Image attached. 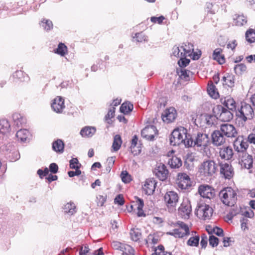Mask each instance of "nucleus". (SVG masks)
<instances>
[{
  "label": "nucleus",
  "mask_w": 255,
  "mask_h": 255,
  "mask_svg": "<svg viewBox=\"0 0 255 255\" xmlns=\"http://www.w3.org/2000/svg\"><path fill=\"white\" fill-rule=\"evenodd\" d=\"M164 247L162 245L158 246L157 248L155 249L154 253L152 255H158V253L162 254L164 253Z\"/></svg>",
  "instance_id": "nucleus-63"
},
{
  "label": "nucleus",
  "mask_w": 255,
  "mask_h": 255,
  "mask_svg": "<svg viewBox=\"0 0 255 255\" xmlns=\"http://www.w3.org/2000/svg\"><path fill=\"white\" fill-rule=\"evenodd\" d=\"M246 38L247 41L250 43H253L255 41V30L250 29L246 33Z\"/></svg>",
  "instance_id": "nucleus-42"
},
{
  "label": "nucleus",
  "mask_w": 255,
  "mask_h": 255,
  "mask_svg": "<svg viewBox=\"0 0 255 255\" xmlns=\"http://www.w3.org/2000/svg\"><path fill=\"white\" fill-rule=\"evenodd\" d=\"M220 130L227 137L233 138L237 137L238 132L235 127L231 124H225L220 126Z\"/></svg>",
  "instance_id": "nucleus-10"
},
{
  "label": "nucleus",
  "mask_w": 255,
  "mask_h": 255,
  "mask_svg": "<svg viewBox=\"0 0 255 255\" xmlns=\"http://www.w3.org/2000/svg\"><path fill=\"white\" fill-rule=\"evenodd\" d=\"M219 154L222 159L229 160L233 156V151L230 146L223 147L220 149Z\"/></svg>",
  "instance_id": "nucleus-22"
},
{
  "label": "nucleus",
  "mask_w": 255,
  "mask_h": 255,
  "mask_svg": "<svg viewBox=\"0 0 255 255\" xmlns=\"http://www.w3.org/2000/svg\"><path fill=\"white\" fill-rule=\"evenodd\" d=\"M181 50V46H174L172 48V55L176 57L179 58V52H180V51H183L182 50Z\"/></svg>",
  "instance_id": "nucleus-54"
},
{
  "label": "nucleus",
  "mask_w": 255,
  "mask_h": 255,
  "mask_svg": "<svg viewBox=\"0 0 255 255\" xmlns=\"http://www.w3.org/2000/svg\"><path fill=\"white\" fill-rule=\"evenodd\" d=\"M222 51L221 48H217L214 51L213 54V59L217 61L220 64H223L225 62L224 56L221 54Z\"/></svg>",
  "instance_id": "nucleus-34"
},
{
  "label": "nucleus",
  "mask_w": 255,
  "mask_h": 255,
  "mask_svg": "<svg viewBox=\"0 0 255 255\" xmlns=\"http://www.w3.org/2000/svg\"><path fill=\"white\" fill-rule=\"evenodd\" d=\"M164 198L168 208H174L176 206L179 200L177 193L174 191L166 192Z\"/></svg>",
  "instance_id": "nucleus-9"
},
{
  "label": "nucleus",
  "mask_w": 255,
  "mask_h": 255,
  "mask_svg": "<svg viewBox=\"0 0 255 255\" xmlns=\"http://www.w3.org/2000/svg\"><path fill=\"white\" fill-rule=\"evenodd\" d=\"M135 205L137 206L138 217H145V214L144 213L142 208L144 206V202L142 199L138 197H135Z\"/></svg>",
  "instance_id": "nucleus-29"
},
{
  "label": "nucleus",
  "mask_w": 255,
  "mask_h": 255,
  "mask_svg": "<svg viewBox=\"0 0 255 255\" xmlns=\"http://www.w3.org/2000/svg\"><path fill=\"white\" fill-rule=\"evenodd\" d=\"M192 208L190 201L187 199H184L180 206L178 208L179 215L184 219H188L191 214Z\"/></svg>",
  "instance_id": "nucleus-8"
},
{
  "label": "nucleus",
  "mask_w": 255,
  "mask_h": 255,
  "mask_svg": "<svg viewBox=\"0 0 255 255\" xmlns=\"http://www.w3.org/2000/svg\"><path fill=\"white\" fill-rule=\"evenodd\" d=\"M236 116L242 122V124H244L247 121L253 119L254 111L251 105L241 103V106L238 107L236 111Z\"/></svg>",
  "instance_id": "nucleus-3"
},
{
  "label": "nucleus",
  "mask_w": 255,
  "mask_h": 255,
  "mask_svg": "<svg viewBox=\"0 0 255 255\" xmlns=\"http://www.w3.org/2000/svg\"><path fill=\"white\" fill-rule=\"evenodd\" d=\"M76 170L75 171H70L68 172V174L69 177H72L75 176H79L81 174V170H79V168L75 169Z\"/></svg>",
  "instance_id": "nucleus-60"
},
{
  "label": "nucleus",
  "mask_w": 255,
  "mask_h": 255,
  "mask_svg": "<svg viewBox=\"0 0 255 255\" xmlns=\"http://www.w3.org/2000/svg\"><path fill=\"white\" fill-rule=\"evenodd\" d=\"M53 110L57 113H62L65 108L64 99L61 96H57L51 103Z\"/></svg>",
  "instance_id": "nucleus-15"
},
{
  "label": "nucleus",
  "mask_w": 255,
  "mask_h": 255,
  "mask_svg": "<svg viewBox=\"0 0 255 255\" xmlns=\"http://www.w3.org/2000/svg\"><path fill=\"white\" fill-rule=\"evenodd\" d=\"M67 52V47L62 43L58 44L57 48L55 50V52L63 56Z\"/></svg>",
  "instance_id": "nucleus-43"
},
{
  "label": "nucleus",
  "mask_w": 255,
  "mask_h": 255,
  "mask_svg": "<svg viewBox=\"0 0 255 255\" xmlns=\"http://www.w3.org/2000/svg\"><path fill=\"white\" fill-rule=\"evenodd\" d=\"M234 146L235 150L238 152V155H240L242 153H247L246 150L249 146V144L247 141L243 140L240 141L238 139L234 142Z\"/></svg>",
  "instance_id": "nucleus-20"
},
{
  "label": "nucleus",
  "mask_w": 255,
  "mask_h": 255,
  "mask_svg": "<svg viewBox=\"0 0 255 255\" xmlns=\"http://www.w3.org/2000/svg\"><path fill=\"white\" fill-rule=\"evenodd\" d=\"M213 112L217 118L222 122H229L233 118V114L231 110L220 105L215 107Z\"/></svg>",
  "instance_id": "nucleus-6"
},
{
  "label": "nucleus",
  "mask_w": 255,
  "mask_h": 255,
  "mask_svg": "<svg viewBox=\"0 0 255 255\" xmlns=\"http://www.w3.org/2000/svg\"><path fill=\"white\" fill-rule=\"evenodd\" d=\"M198 193L204 198L212 199L215 195V190L208 185H201L198 187Z\"/></svg>",
  "instance_id": "nucleus-11"
},
{
  "label": "nucleus",
  "mask_w": 255,
  "mask_h": 255,
  "mask_svg": "<svg viewBox=\"0 0 255 255\" xmlns=\"http://www.w3.org/2000/svg\"><path fill=\"white\" fill-rule=\"evenodd\" d=\"M176 225L179 227L180 229L184 231L185 233H187L190 235L189 228L187 224L182 221H179L176 223Z\"/></svg>",
  "instance_id": "nucleus-49"
},
{
  "label": "nucleus",
  "mask_w": 255,
  "mask_h": 255,
  "mask_svg": "<svg viewBox=\"0 0 255 255\" xmlns=\"http://www.w3.org/2000/svg\"><path fill=\"white\" fill-rule=\"evenodd\" d=\"M196 234L194 232H192V236L189 239L187 242V244L191 247H198L199 245L200 237L198 235H194L193 234Z\"/></svg>",
  "instance_id": "nucleus-32"
},
{
  "label": "nucleus",
  "mask_w": 255,
  "mask_h": 255,
  "mask_svg": "<svg viewBox=\"0 0 255 255\" xmlns=\"http://www.w3.org/2000/svg\"><path fill=\"white\" fill-rule=\"evenodd\" d=\"M133 109V105L128 102L123 103L120 107V111L124 114H128Z\"/></svg>",
  "instance_id": "nucleus-41"
},
{
  "label": "nucleus",
  "mask_w": 255,
  "mask_h": 255,
  "mask_svg": "<svg viewBox=\"0 0 255 255\" xmlns=\"http://www.w3.org/2000/svg\"><path fill=\"white\" fill-rule=\"evenodd\" d=\"M122 143V140L121 136L117 134L114 136L112 147L115 151H117L120 148Z\"/></svg>",
  "instance_id": "nucleus-38"
},
{
  "label": "nucleus",
  "mask_w": 255,
  "mask_h": 255,
  "mask_svg": "<svg viewBox=\"0 0 255 255\" xmlns=\"http://www.w3.org/2000/svg\"><path fill=\"white\" fill-rule=\"evenodd\" d=\"M114 202L116 204L119 205H123L124 204V199L123 196L119 194L115 199Z\"/></svg>",
  "instance_id": "nucleus-58"
},
{
  "label": "nucleus",
  "mask_w": 255,
  "mask_h": 255,
  "mask_svg": "<svg viewBox=\"0 0 255 255\" xmlns=\"http://www.w3.org/2000/svg\"><path fill=\"white\" fill-rule=\"evenodd\" d=\"M211 137L212 143L216 146L223 145L226 141L225 136L220 130H215Z\"/></svg>",
  "instance_id": "nucleus-16"
},
{
  "label": "nucleus",
  "mask_w": 255,
  "mask_h": 255,
  "mask_svg": "<svg viewBox=\"0 0 255 255\" xmlns=\"http://www.w3.org/2000/svg\"><path fill=\"white\" fill-rule=\"evenodd\" d=\"M167 234L173 236L175 238H183L185 236L189 235L185 233L184 231L179 229H175L171 232L167 233Z\"/></svg>",
  "instance_id": "nucleus-36"
},
{
  "label": "nucleus",
  "mask_w": 255,
  "mask_h": 255,
  "mask_svg": "<svg viewBox=\"0 0 255 255\" xmlns=\"http://www.w3.org/2000/svg\"><path fill=\"white\" fill-rule=\"evenodd\" d=\"M121 177L123 182L125 183L129 182L131 180L130 175L126 171L122 172Z\"/></svg>",
  "instance_id": "nucleus-51"
},
{
  "label": "nucleus",
  "mask_w": 255,
  "mask_h": 255,
  "mask_svg": "<svg viewBox=\"0 0 255 255\" xmlns=\"http://www.w3.org/2000/svg\"><path fill=\"white\" fill-rule=\"evenodd\" d=\"M158 240L154 235L149 234L145 240L146 244H156L158 243Z\"/></svg>",
  "instance_id": "nucleus-53"
},
{
  "label": "nucleus",
  "mask_w": 255,
  "mask_h": 255,
  "mask_svg": "<svg viewBox=\"0 0 255 255\" xmlns=\"http://www.w3.org/2000/svg\"><path fill=\"white\" fill-rule=\"evenodd\" d=\"M112 247L115 250H122L123 249V248L122 247V244L117 241L113 242L112 243Z\"/></svg>",
  "instance_id": "nucleus-62"
},
{
  "label": "nucleus",
  "mask_w": 255,
  "mask_h": 255,
  "mask_svg": "<svg viewBox=\"0 0 255 255\" xmlns=\"http://www.w3.org/2000/svg\"><path fill=\"white\" fill-rule=\"evenodd\" d=\"M176 117V111L174 108L166 109L162 115V119L164 122L169 123L174 121Z\"/></svg>",
  "instance_id": "nucleus-19"
},
{
  "label": "nucleus",
  "mask_w": 255,
  "mask_h": 255,
  "mask_svg": "<svg viewBox=\"0 0 255 255\" xmlns=\"http://www.w3.org/2000/svg\"><path fill=\"white\" fill-rule=\"evenodd\" d=\"M242 214L245 217H248L250 218H252L255 216V213H254V211L250 209H247L244 212H243Z\"/></svg>",
  "instance_id": "nucleus-56"
},
{
  "label": "nucleus",
  "mask_w": 255,
  "mask_h": 255,
  "mask_svg": "<svg viewBox=\"0 0 255 255\" xmlns=\"http://www.w3.org/2000/svg\"><path fill=\"white\" fill-rule=\"evenodd\" d=\"M239 163L242 168L250 169L253 167V159L252 156L248 153H241L238 155Z\"/></svg>",
  "instance_id": "nucleus-13"
},
{
  "label": "nucleus",
  "mask_w": 255,
  "mask_h": 255,
  "mask_svg": "<svg viewBox=\"0 0 255 255\" xmlns=\"http://www.w3.org/2000/svg\"><path fill=\"white\" fill-rule=\"evenodd\" d=\"M209 242L210 246L212 247H215L218 246L219 240L216 237L213 235H210L209 238Z\"/></svg>",
  "instance_id": "nucleus-50"
},
{
  "label": "nucleus",
  "mask_w": 255,
  "mask_h": 255,
  "mask_svg": "<svg viewBox=\"0 0 255 255\" xmlns=\"http://www.w3.org/2000/svg\"><path fill=\"white\" fill-rule=\"evenodd\" d=\"M106 197L102 195H98L97 197V204L99 206H102L106 201Z\"/></svg>",
  "instance_id": "nucleus-59"
},
{
  "label": "nucleus",
  "mask_w": 255,
  "mask_h": 255,
  "mask_svg": "<svg viewBox=\"0 0 255 255\" xmlns=\"http://www.w3.org/2000/svg\"><path fill=\"white\" fill-rule=\"evenodd\" d=\"M181 47V50L184 51L186 56L191 57L192 53L193 52V45L191 43H188L187 44H183Z\"/></svg>",
  "instance_id": "nucleus-35"
},
{
  "label": "nucleus",
  "mask_w": 255,
  "mask_h": 255,
  "mask_svg": "<svg viewBox=\"0 0 255 255\" xmlns=\"http://www.w3.org/2000/svg\"><path fill=\"white\" fill-rule=\"evenodd\" d=\"M195 214L200 219L204 220H208L212 215L213 209L208 205L201 204L198 206Z\"/></svg>",
  "instance_id": "nucleus-7"
},
{
  "label": "nucleus",
  "mask_w": 255,
  "mask_h": 255,
  "mask_svg": "<svg viewBox=\"0 0 255 255\" xmlns=\"http://www.w3.org/2000/svg\"><path fill=\"white\" fill-rule=\"evenodd\" d=\"M41 25L46 30H50L53 28V24L51 21L48 19H43L41 21Z\"/></svg>",
  "instance_id": "nucleus-46"
},
{
  "label": "nucleus",
  "mask_w": 255,
  "mask_h": 255,
  "mask_svg": "<svg viewBox=\"0 0 255 255\" xmlns=\"http://www.w3.org/2000/svg\"><path fill=\"white\" fill-rule=\"evenodd\" d=\"M168 163L172 168H178L182 166V161L180 158L174 156L169 159Z\"/></svg>",
  "instance_id": "nucleus-28"
},
{
  "label": "nucleus",
  "mask_w": 255,
  "mask_h": 255,
  "mask_svg": "<svg viewBox=\"0 0 255 255\" xmlns=\"http://www.w3.org/2000/svg\"><path fill=\"white\" fill-rule=\"evenodd\" d=\"M156 182L153 178H148L145 181L142 187L144 193L148 195H152L156 188Z\"/></svg>",
  "instance_id": "nucleus-17"
},
{
  "label": "nucleus",
  "mask_w": 255,
  "mask_h": 255,
  "mask_svg": "<svg viewBox=\"0 0 255 255\" xmlns=\"http://www.w3.org/2000/svg\"><path fill=\"white\" fill-rule=\"evenodd\" d=\"M246 66L243 64L236 65L234 67V71L237 74L240 75L246 70Z\"/></svg>",
  "instance_id": "nucleus-48"
},
{
  "label": "nucleus",
  "mask_w": 255,
  "mask_h": 255,
  "mask_svg": "<svg viewBox=\"0 0 255 255\" xmlns=\"http://www.w3.org/2000/svg\"><path fill=\"white\" fill-rule=\"evenodd\" d=\"M207 91L209 95L213 98L216 99L219 97V93L217 91L216 87L212 83L208 85Z\"/></svg>",
  "instance_id": "nucleus-40"
},
{
  "label": "nucleus",
  "mask_w": 255,
  "mask_h": 255,
  "mask_svg": "<svg viewBox=\"0 0 255 255\" xmlns=\"http://www.w3.org/2000/svg\"><path fill=\"white\" fill-rule=\"evenodd\" d=\"M64 212L70 215H72L76 212V207L73 202L67 203L63 208Z\"/></svg>",
  "instance_id": "nucleus-33"
},
{
  "label": "nucleus",
  "mask_w": 255,
  "mask_h": 255,
  "mask_svg": "<svg viewBox=\"0 0 255 255\" xmlns=\"http://www.w3.org/2000/svg\"><path fill=\"white\" fill-rule=\"evenodd\" d=\"M64 143L61 139H57L52 143V149L56 152L62 153L64 150Z\"/></svg>",
  "instance_id": "nucleus-31"
},
{
  "label": "nucleus",
  "mask_w": 255,
  "mask_h": 255,
  "mask_svg": "<svg viewBox=\"0 0 255 255\" xmlns=\"http://www.w3.org/2000/svg\"><path fill=\"white\" fill-rule=\"evenodd\" d=\"M10 129V125L9 122L5 119L0 120V133L6 134Z\"/></svg>",
  "instance_id": "nucleus-27"
},
{
  "label": "nucleus",
  "mask_w": 255,
  "mask_h": 255,
  "mask_svg": "<svg viewBox=\"0 0 255 255\" xmlns=\"http://www.w3.org/2000/svg\"><path fill=\"white\" fill-rule=\"evenodd\" d=\"M177 183L182 189H187L191 186V181L189 176L184 173L178 174Z\"/></svg>",
  "instance_id": "nucleus-12"
},
{
  "label": "nucleus",
  "mask_w": 255,
  "mask_h": 255,
  "mask_svg": "<svg viewBox=\"0 0 255 255\" xmlns=\"http://www.w3.org/2000/svg\"><path fill=\"white\" fill-rule=\"evenodd\" d=\"M190 137V134L187 133V130L184 127L176 128L172 131L170 138V144L173 146L184 143L186 146L185 141Z\"/></svg>",
  "instance_id": "nucleus-2"
},
{
  "label": "nucleus",
  "mask_w": 255,
  "mask_h": 255,
  "mask_svg": "<svg viewBox=\"0 0 255 255\" xmlns=\"http://www.w3.org/2000/svg\"><path fill=\"white\" fill-rule=\"evenodd\" d=\"M153 172L159 180L164 181L167 178L168 171L166 169V166L162 164L159 165L156 168H155Z\"/></svg>",
  "instance_id": "nucleus-21"
},
{
  "label": "nucleus",
  "mask_w": 255,
  "mask_h": 255,
  "mask_svg": "<svg viewBox=\"0 0 255 255\" xmlns=\"http://www.w3.org/2000/svg\"><path fill=\"white\" fill-rule=\"evenodd\" d=\"M218 165L211 159L205 160L200 165L199 171L205 177H211L216 171Z\"/></svg>",
  "instance_id": "nucleus-5"
},
{
  "label": "nucleus",
  "mask_w": 255,
  "mask_h": 255,
  "mask_svg": "<svg viewBox=\"0 0 255 255\" xmlns=\"http://www.w3.org/2000/svg\"><path fill=\"white\" fill-rule=\"evenodd\" d=\"M133 38L138 42L147 41V37L142 32L136 33Z\"/></svg>",
  "instance_id": "nucleus-44"
},
{
  "label": "nucleus",
  "mask_w": 255,
  "mask_h": 255,
  "mask_svg": "<svg viewBox=\"0 0 255 255\" xmlns=\"http://www.w3.org/2000/svg\"><path fill=\"white\" fill-rule=\"evenodd\" d=\"M81 164L79 163L78 159L76 158H72L70 161V167L71 169L80 168Z\"/></svg>",
  "instance_id": "nucleus-52"
},
{
  "label": "nucleus",
  "mask_w": 255,
  "mask_h": 255,
  "mask_svg": "<svg viewBox=\"0 0 255 255\" xmlns=\"http://www.w3.org/2000/svg\"><path fill=\"white\" fill-rule=\"evenodd\" d=\"M16 136L21 141L25 142L29 139L30 134L26 129H21L17 131Z\"/></svg>",
  "instance_id": "nucleus-26"
},
{
  "label": "nucleus",
  "mask_w": 255,
  "mask_h": 255,
  "mask_svg": "<svg viewBox=\"0 0 255 255\" xmlns=\"http://www.w3.org/2000/svg\"><path fill=\"white\" fill-rule=\"evenodd\" d=\"M222 81L224 85H226L229 87H232L234 86L235 79L233 75L228 74L226 76H224Z\"/></svg>",
  "instance_id": "nucleus-39"
},
{
  "label": "nucleus",
  "mask_w": 255,
  "mask_h": 255,
  "mask_svg": "<svg viewBox=\"0 0 255 255\" xmlns=\"http://www.w3.org/2000/svg\"><path fill=\"white\" fill-rule=\"evenodd\" d=\"M219 197L224 204L228 206H233L237 200L236 192L231 187H227L222 190Z\"/></svg>",
  "instance_id": "nucleus-4"
},
{
  "label": "nucleus",
  "mask_w": 255,
  "mask_h": 255,
  "mask_svg": "<svg viewBox=\"0 0 255 255\" xmlns=\"http://www.w3.org/2000/svg\"><path fill=\"white\" fill-rule=\"evenodd\" d=\"M157 130L154 126H149L144 128L141 131V136L148 140H153L154 136L157 134Z\"/></svg>",
  "instance_id": "nucleus-14"
},
{
  "label": "nucleus",
  "mask_w": 255,
  "mask_h": 255,
  "mask_svg": "<svg viewBox=\"0 0 255 255\" xmlns=\"http://www.w3.org/2000/svg\"><path fill=\"white\" fill-rule=\"evenodd\" d=\"M186 57L187 56H183V57H180L178 61V64L181 68L185 67L189 64L190 60L186 58Z\"/></svg>",
  "instance_id": "nucleus-47"
},
{
  "label": "nucleus",
  "mask_w": 255,
  "mask_h": 255,
  "mask_svg": "<svg viewBox=\"0 0 255 255\" xmlns=\"http://www.w3.org/2000/svg\"><path fill=\"white\" fill-rule=\"evenodd\" d=\"M180 76L186 79L187 78L189 77L190 74L191 73V72L190 71H188L184 69H182L180 71Z\"/></svg>",
  "instance_id": "nucleus-61"
},
{
  "label": "nucleus",
  "mask_w": 255,
  "mask_h": 255,
  "mask_svg": "<svg viewBox=\"0 0 255 255\" xmlns=\"http://www.w3.org/2000/svg\"><path fill=\"white\" fill-rule=\"evenodd\" d=\"M14 124L19 128L25 123V119L19 113H14L12 115Z\"/></svg>",
  "instance_id": "nucleus-30"
},
{
  "label": "nucleus",
  "mask_w": 255,
  "mask_h": 255,
  "mask_svg": "<svg viewBox=\"0 0 255 255\" xmlns=\"http://www.w3.org/2000/svg\"><path fill=\"white\" fill-rule=\"evenodd\" d=\"M220 166V173L226 179H230L233 176L234 172L231 165L227 163H222Z\"/></svg>",
  "instance_id": "nucleus-18"
},
{
  "label": "nucleus",
  "mask_w": 255,
  "mask_h": 255,
  "mask_svg": "<svg viewBox=\"0 0 255 255\" xmlns=\"http://www.w3.org/2000/svg\"><path fill=\"white\" fill-rule=\"evenodd\" d=\"M185 143L186 147H196L198 150L206 152L210 143V138L205 133L198 132L196 134L190 135V137Z\"/></svg>",
  "instance_id": "nucleus-1"
},
{
  "label": "nucleus",
  "mask_w": 255,
  "mask_h": 255,
  "mask_svg": "<svg viewBox=\"0 0 255 255\" xmlns=\"http://www.w3.org/2000/svg\"><path fill=\"white\" fill-rule=\"evenodd\" d=\"M130 235L131 240L134 242H137L141 238V233L138 229H133L130 231Z\"/></svg>",
  "instance_id": "nucleus-37"
},
{
  "label": "nucleus",
  "mask_w": 255,
  "mask_h": 255,
  "mask_svg": "<svg viewBox=\"0 0 255 255\" xmlns=\"http://www.w3.org/2000/svg\"><path fill=\"white\" fill-rule=\"evenodd\" d=\"M96 131L95 127L87 126L82 128L80 134L84 137H91L95 133Z\"/></svg>",
  "instance_id": "nucleus-24"
},
{
  "label": "nucleus",
  "mask_w": 255,
  "mask_h": 255,
  "mask_svg": "<svg viewBox=\"0 0 255 255\" xmlns=\"http://www.w3.org/2000/svg\"><path fill=\"white\" fill-rule=\"evenodd\" d=\"M208 241H209V238L205 234H203L201 236V246L203 248H205L207 246Z\"/></svg>",
  "instance_id": "nucleus-55"
},
{
  "label": "nucleus",
  "mask_w": 255,
  "mask_h": 255,
  "mask_svg": "<svg viewBox=\"0 0 255 255\" xmlns=\"http://www.w3.org/2000/svg\"><path fill=\"white\" fill-rule=\"evenodd\" d=\"M206 230L208 231L209 234H211V233H214L218 236H223V233H224L223 230L222 229L219 228L218 227H216L213 228V229H207Z\"/></svg>",
  "instance_id": "nucleus-45"
},
{
  "label": "nucleus",
  "mask_w": 255,
  "mask_h": 255,
  "mask_svg": "<svg viewBox=\"0 0 255 255\" xmlns=\"http://www.w3.org/2000/svg\"><path fill=\"white\" fill-rule=\"evenodd\" d=\"M58 169V167L57 165L55 163H52L50 164L49 166V170L51 172L53 173H56L57 172Z\"/></svg>",
  "instance_id": "nucleus-64"
},
{
  "label": "nucleus",
  "mask_w": 255,
  "mask_h": 255,
  "mask_svg": "<svg viewBox=\"0 0 255 255\" xmlns=\"http://www.w3.org/2000/svg\"><path fill=\"white\" fill-rule=\"evenodd\" d=\"M233 24L238 26H244L247 24L248 20L244 14H236L233 18Z\"/></svg>",
  "instance_id": "nucleus-23"
},
{
  "label": "nucleus",
  "mask_w": 255,
  "mask_h": 255,
  "mask_svg": "<svg viewBox=\"0 0 255 255\" xmlns=\"http://www.w3.org/2000/svg\"><path fill=\"white\" fill-rule=\"evenodd\" d=\"M223 105L229 110L232 111H236L237 110L236 103L233 98L231 97L228 96L225 98Z\"/></svg>",
  "instance_id": "nucleus-25"
},
{
  "label": "nucleus",
  "mask_w": 255,
  "mask_h": 255,
  "mask_svg": "<svg viewBox=\"0 0 255 255\" xmlns=\"http://www.w3.org/2000/svg\"><path fill=\"white\" fill-rule=\"evenodd\" d=\"M165 19V17L163 16H160L159 17H151L150 18V20L153 23H157L158 24L162 23L163 20Z\"/></svg>",
  "instance_id": "nucleus-57"
}]
</instances>
